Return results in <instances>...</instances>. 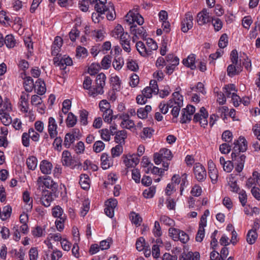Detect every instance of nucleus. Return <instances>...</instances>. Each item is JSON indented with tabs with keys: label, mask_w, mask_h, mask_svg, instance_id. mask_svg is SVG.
I'll list each match as a JSON object with an SVG mask.
<instances>
[{
	"label": "nucleus",
	"mask_w": 260,
	"mask_h": 260,
	"mask_svg": "<svg viewBox=\"0 0 260 260\" xmlns=\"http://www.w3.org/2000/svg\"><path fill=\"white\" fill-rule=\"evenodd\" d=\"M125 17V20L126 22L129 24H132L130 27V30L132 35L136 36V37H140L143 39L147 36L146 31L143 27H138L136 25L134 24L135 22L139 25H141L144 23V18L140 14L138 13H135L130 11Z\"/></svg>",
	"instance_id": "f257e3e1"
},
{
	"label": "nucleus",
	"mask_w": 260,
	"mask_h": 260,
	"mask_svg": "<svg viewBox=\"0 0 260 260\" xmlns=\"http://www.w3.org/2000/svg\"><path fill=\"white\" fill-rule=\"evenodd\" d=\"M106 76L103 73L99 74L95 79V86L92 92L90 91V96L95 97L99 94H103L104 92V88L106 85Z\"/></svg>",
	"instance_id": "f03ea898"
},
{
	"label": "nucleus",
	"mask_w": 260,
	"mask_h": 260,
	"mask_svg": "<svg viewBox=\"0 0 260 260\" xmlns=\"http://www.w3.org/2000/svg\"><path fill=\"white\" fill-rule=\"evenodd\" d=\"M234 147H233V152L232 153L231 156L233 160L235 158L236 159L237 152H244L247 149V143L246 139L243 137H240L238 140L235 141L234 143Z\"/></svg>",
	"instance_id": "7ed1b4c3"
},
{
	"label": "nucleus",
	"mask_w": 260,
	"mask_h": 260,
	"mask_svg": "<svg viewBox=\"0 0 260 260\" xmlns=\"http://www.w3.org/2000/svg\"><path fill=\"white\" fill-rule=\"evenodd\" d=\"M154 161L156 165H159L165 159L171 160L173 157V155L170 150L167 148L161 149L159 152L154 154Z\"/></svg>",
	"instance_id": "20e7f679"
},
{
	"label": "nucleus",
	"mask_w": 260,
	"mask_h": 260,
	"mask_svg": "<svg viewBox=\"0 0 260 260\" xmlns=\"http://www.w3.org/2000/svg\"><path fill=\"white\" fill-rule=\"evenodd\" d=\"M208 113L207 111L204 107H202L201 108L199 112L194 114L193 120L194 122H199L201 126L205 127L208 124Z\"/></svg>",
	"instance_id": "39448f33"
},
{
	"label": "nucleus",
	"mask_w": 260,
	"mask_h": 260,
	"mask_svg": "<svg viewBox=\"0 0 260 260\" xmlns=\"http://www.w3.org/2000/svg\"><path fill=\"white\" fill-rule=\"evenodd\" d=\"M195 107L191 105H188L185 108L182 110L180 122L182 123H186L191 119V116L195 112Z\"/></svg>",
	"instance_id": "423d86ee"
},
{
	"label": "nucleus",
	"mask_w": 260,
	"mask_h": 260,
	"mask_svg": "<svg viewBox=\"0 0 260 260\" xmlns=\"http://www.w3.org/2000/svg\"><path fill=\"white\" fill-rule=\"evenodd\" d=\"M193 26V15L191 13L185 14L184 18L181 22V30L187 32Z\"/></svg>",
	"instance_id": "0eeeda50"
},
{
	"label": "nucleus",
	"mask_w": 260,
	"mask_h": 260,
	"mask_svg": "<svg viewBox=\"0 0 260 260\" xmlns=\"http://www.w3.org/2000/svg\"><path fill=\"white\" fill-rule=\"evenodd\" d=\"M106 207L105 209V214L112 218L114 215V209L117 205V201L115 199H110L106 203Z\"/></svg>",
	"instance_id": "6e6552de"
},
{
	"label": "nucleus",
	"mask_w": 260,
	"mask_h": 260,
	"mask_svg": "<svg viewBox=\"0 0 260 260\" xmlns=\"http://www.w3.org/2000/svg\"><path fill=\"white\" fill-rule=\"evenodd\" d=\"M212 19V17L209 15V12L206 9H204L197 15V22L200 25L210 22Z\"/></svg>",
	"instance_id": "1a4fd4ad"
},
{
	"label": "nucleus",
	"mask_w": 260,
	"mask_h": 260,
	"mask_svg": "<svg viewBox=\"0 0 260 260\" xmlns=\"http://www.w3.org/2000/svg\"><path fill=\"white\" fill-rule=\"evenodd\" d=\"M57 125L55 119L52 117L48 119V132L51 139L55 138L58 135Z\"/></svg>",
	"instance_id": "9d476101"
},
{
	"label": "nucleus",
	"mask_w": 260,
	"mask_h": 260,
	"mask_svg": "<svg viewBox=\"0 0 260 260\" xmlns=\"http://www.w3.org/2000/svg\"><path fill=\"white\" fill-rule=\"evenodd\" d=\"M194 174L199 181L204 180L206 177V171L205 168L201 164H197L194 166Z\"/></svg>",
	"instance_id": "9b49d317"
},
{
	"label": "nucleus",
	"mask_w": 260,
	"mask_h": 260,
	"mask_svg": "<svg viewBox=\"0 0 260 260\" xmlns=\"http://www.w3.org/2000/svg\"><path fill=\"white\" fill-rule=\"evenodd\" d=\"M119 38L120 39V43L123 50L127 52H129L131 50L129 36L127 32H123V34H121V36L119 37Z\"/></svg>",
	"instance_id": "f8f14e48"
},
{
	"label": "nucleus",
	"mask_w": 260,
	"mask_h": 260,
	"mask_svg": "<svg viewBox=\"0 0 260 260\" xmlns=\"http://www.w3.org/2000/svg\"><path fill=\"white\" fill-rule=\"evenodd\" d=\"M56 198L57 197H54V196H53V194L50 193V191H43L42 197L41 199L42 204L45 207H48L50 205L52 201Z\"/></svg>",
	"instance_id": "ddd939ff"
},
{
	"label": "nucleus",
	"mask_w": 260,
	"mask_h": 260,
	"mask_svg": "<svg viewBox=\"0 0 260 260\" xmlns=\"http://www.w3.org/2000/svg\"><path fill=\"white\" fill-rule=\"evenodd\" d=\"M123 161L126 167H134L139 162V158L137 154H133L126 156Z\"/></svg>",
	"instance_id": "4468645a"
},
{
	"label": "nucleus",
	"mask_w": 260,
	"mask_h": 260,
	"mask_svg": "<svg viewBox=\"0 0 260 260\" xmlns=\"http://www.w3.org/2000/svg\"><path fill=\"white\" fill-rule=\"evenodd\" d=\"M29 94L28 93H22L20 96L19 107L20 111L23 113H27L28 111V100Z\"/></svg>",
	"instance_id": "2eb2a0df"
},
{
	"label": "nucleus",
	"mask_w": 260,
	"mask_h": 260,
	"mask_svg": "<svg viewBox=\"0 0 260 260\" xmlns=\"http://www.w3.org/2000/svg\"><path fill=\"white\" fill-rule=\"evenodd\" d=\"M242 71V67L241 64H230L227 68V74L230 77L239 74Z\"/></svg>",
	"instance_id": "dca6fc26"
},
{
	"label": "nucleus",
	"mask_w": 260,
	"mask_h": 260,
	"mask_svg": "<svg viewBox=\"0 0 260 260\" xmlns=\"http://www.w3.org/2000/svg\"><path fill=\"white\" fill-rule=\"evenodd\" d=\"M74 160L72 159L71 153L68 150H64L62 153L61 161L64 166H72L74 165Z\"/></svg>",
	"instance_id": "f3484780"
},
{
	"label": "nucleus",
	"mask_w": 260,
	"mask_h": 260,
	"mask_svg": "<svg viewBox=\"0 0 260 260\" xmlns=\"http://www.w3.org/2000/svg\"><path fill=\"white\" fill-rule=\"evenodd\" d=\"M115 142L118 144L124 145L127 138V132L125 130L119 131L115 134Z\"/></svg>",
	"instance_id": "a211bd4d"
},
{
	"label": "nucleus",
	"mask_w": 260,
	"mask_h": 260,
	"mask_svg": "<svg viewBox=\"0 0 260 260\" xmlns=\"http://www.w3.org/2000/svg\"><path fill=\"white\" fill-rule=\"evenodd\" d=\"M200 253L198 252L189 251L187 253H183L179 260H200Z\"/></svg>",
	"instance_id": "6ab92c4d"
},
{
	"label": "nucleus",
	"mask_w": 260,
	"mask_h": 260,
	"mask_svg": "<svg viewBox=\"0 0 260 260\" xmlns=\"http://www.w3.org/2000/svg\"><path fill=\"white\" fill-rule=\"evenodd\" d=\"M79 24L76 23L75 26L72 29L69 33V37L70 40L72 42L75 41L77 38H79L80 34V28H81V22L80 21Z\"/></svg>",
	"instance_id": "aec40b11"
},
{
	"label": "nucleus",
	"mask_w": 260,
	"mask_h": 260,
	"mask_svg": "<svg viewBox=\"0 0 260 260\" xmlns=\"http://www.w3.org/2000/svg\"><path fill=\"white\" fill-rule=\"evenodd\" d=\"M34 88L39 95L44 94L46 91L45 83L41 79H39L36 81Z\"/></svg>",
	"instance_id": "412c9836"
},
{
	"label": "nucleus",
	"mask_w": 260,
	"mask_h": 260,
	"mask_svg": "<svg viewBox=\"0 0 260 260\" xmlns=\"http://www.w3.org/2000/svg\"><path fill=\"white\" fill-rule=\"evenodd\" d=\"M196 56L193 54L189 55L186 58L184 59L182 61L183 64L190 68L191 70L196 69L195 65Z\"/></svg>",
	"instance_id": "4be33fe9"
},
{
	"label": "nucleus",
	"mask_w": 260,
	"mask_h": 260,
	"mask_svg": "<svg viewBox=\"0 0 260 260\" xmlns=\"http://www.w3.org/2000/svg\"><path fill=\"white\" fill-rule=\"evenodd\" d=\"M40 170L44 174H50L52 169V165L49 161L44 160L40 164Z\"/></svg>",
	"instance_id": "5701e85b"
},
{
	"label": "nucleus",
	"mask_w": 260,
	"mask_h": 260,
	"mask_svg": "<svg viewBox=\"0 0 260 260\" xmlns=\"http://www.w3.org/2000/svg\"><path fill=\"white\" fill-rule=\"evenodd\" d=\"M136 46L138 51L142 56H146L151 54V50H147L142 42H138L136 43Z\"/></svg>",
	"instance_id": "b1692460"
},
{
	"label": "nucleus",
	"mask_w": 260,
	"mask_h": 260,
	"mask_svg": "<svg viewBox=\"0 0 260 260\" xmlns=\"http://www.w3.org/2000/svg\"><path fill=\"white\" fill-rule=\"evenodd\" d=\"M0 119L6 126L9 125L12 123V118L9 113L4 111V109H0Z\"/></svg>",
	"instance_id": "393cba45"
},
{
	"label": "nucleus",
	"mask_w": 260,
	"mask_h": 260,
	"mask_svg": "<svg viewBox=\"0 0 260 260\" xmlns=\"http://www.w3.org/2000/svg\"><path fill=\"white\" fill-rule=\"evenodd\" d=\"M101 160V166L104 170L108 169L112 165L111 160L109 159V157L107 153H104L102 154Z\"/></svg>",
	"instance_id": "a878e982"
},
{
	"label": "nucleus",
	"mask_w": 260,
	"mask_h": 260,
	"mask_svg": "<svg viewBox=\"0 0 260 260\" xmlns=\"http://www.w3.org/2000/svg\"><path fill=\"white\" fill-rule=\"evenodd\" d=\"M99 3H96L95 5L94 8L96 12L103 15L107 11L108 5H105L106 3V0H99Z\"/></svg>",
	"instance_id": "bb28decb"
},
{
	"label": "nucleus",
	"mask_w": 260,
	"mask_h": 260,
	"mask_svg": "<svg viewBox=\"0 0 260 260\" xmlns=\"http://www.w3.org/2000/svg\"><path fill=\"white\" fill-rule=\"evenodd\" d=\"M107 18L109 20H113L116 17V13L115 12L114 6L112 3H109L108 4V7L107 11Z\"/></svg>",
	"instance_id": "cd10ccee"
},
{
	"label": "nucleus",
	"mask_w": 260,
	"mask_h": 260,
	"mask_svg": "<svg viewBox=\"0 0 260 260\" xmlns=\"http://www.w3.org/2000/svg\"><path fill=\"white\" fill-rule=\"evenodd\" d=\"M92 80L90 77L87 76L85 77L83 83V88L87 90V93L90 96V92H92L94 87L92 86Z\"/></svg>",
	"instance_id": "c85d7f7f"
},
{
	"label": "nucleus",
	"mask_w": 260,
	"mask_h": 260,
	"mask_svg": "<svg viewBox=\"0 0 260 260\" xmlns=\"http://www.w3.org/2000/svg\"><path fill=\"white\" fill-rule=\"evenodd\" d=\"M129 218L132 222L137 226H140L142 222V218L138 213L134 212H132L130 213Z\"/></svg>",
	"instance_id": "c756f323"
},
{
	"label": "nucleus",
	"mask_w": 260,
	"mask_h": 260,
	"mask_svg": "<svg viewBox=\"0 0 260 260\" xmlns=\"http://www.w3.org/2000/svg\"><path fill=\"white\" fill-rule=\"evenodd\" d=\"M11 213V207L9 205L6 206L3 208V211H1L0 218L3 220H6L10 217Z\"/></svg>",
	"instance_id": "7c9ffc66"
},
{
	"label": "nucleus",
	"mask_w": 260,
	"mask_h": 260,
	"mask_svg": "<svg viewBox=\"0 0 260 260\" xmlns=\"http://www.w3.org/2000/svg\"><path fill=\"white\" fill-rule=\"evenodd\" d=\"M34 80L30 77H27L24 80V87L27 92H31L35 87Z\"/></svg>",
	"instance_id": "2f4dec72"
},
{
	"label": "nucleus",
	"mask_w": 260,
	"mask_h": 260,
	"mask_svg": "<svg viewBox=\"0 0 260 260\" xmlns=\"http://www.w3.org/2000/svg\"><path fill=\"white\" fill-rule=\"evenodd\" d=\"M257 238L256 232L254 230H249L247 234L246 240L248 244H253Z\"/></svg>",
	"instance_id": "473e14b6"
},
{
	"label": "nucleus",
	"mask_w": 260,
	"mask_h": 260,
	"mask_svg": "<svg viewBox=\"0 0 260 260\" xmlns=\"http://www.w3.org/2000/svg\"><path fill=\"white\" fill-rule=\"evenodd\" d=\"M52 215L57 219L62 217V216H66L63 213V209L59 206H56L52 209Z\"/></svg>",
	"instance_id": "72a5a7b5"
},
{
	"label": "nucleus",
	"mask_w": 260,
	"mask_h": 260,
	"mask_svg": "<svg viewBox=\"0 0 260 260\" xmlns=\"http://www.w3.org/2000/svg\"><path fill=\"white\" fill-rule=\"evenodd\" d=\"M100 69L101 66L99 63H93L88 67L86 72L91 76L94 75L98 73Z\"/></svg>",
	"instance_id": "f704fd0d"
},
{
	"label": "nucleus",
	"mask_w": 260,
	"mask_h": 260,
	"mask_svg": "<svg viewBox=\"0 0 260 260\" xmlns=\"http://www.w3.org/2000/svg\"><path fill=\"white\" fill-rule=\"evenodd\" d=\"M77 122L76 117L71 112L68 113L66 119L67 125L69 127H73Z\"/></svg>",
	"instance_id": "c9c22d12"
},
{
	"label": "nucleus",
	"mask_w": 260,
	"mask_h": 260,
	"mask_svg": "<svg viewBox=\"0 0 260 260\" xmlns=\"http://www.w3.org/2000/svg\"><path fill=\"white\" fill-rule=\"evenodd\" d=\"M26 165L28 168L31 170H34L37 166V159L35 156H30L26 160Z\"/></svg>",
	"instance_id": "e433bc0d"
},
{
	"label": "nucleus",
	"mask_w": 260,
	"mask_h": 260,
	"mask_svg": "<svg viewBox=\"0 0 260 260\" xmlns=\"http://www.w3.org/2000/svg\"><path fill=\"white\" fill-rule=\"evenodd\" d=\"M175 106L173 107L171 111L172 115L175 118H177L180 112V108L183 106L181 100H179V102H175Z\"/></svg>",
	"instance_id": "4c0bfd02"
},
{
	"label": "nucleus",
	"mask_w": 260,
	"mask_h": 260,
	"mask_svg": "<svg viewBox=\"0 0 260 260\" xmlns=\"http://www.w3.org/2000/svg\"><path fill=\"white\" fill-rule=\"evenodd\" d=\"M5 44L9 48H13L16 44V41L12 35H7L5 39Z\"/></svg>",
	"instance_id": "58836bf2"
},
{
	"label": "nucleus",
	"mask_w": 260,
	"mask_h": 260,
	"mask_svg": "<svg viewBox=\"0 0 260 260\" xmlns=\"http://www.w3.org/2000/svg\"><path fill=\"white\" fill-rule=\"evenodd\" d=\"M31 233L35 237L38 238L44 236L45 235V229L37 226L31 231Z\"/></svg>",
	"instance_id": "ea45409f"
},
{
	"label": "nucleus",
	"mask_w": 260,
	"mask_h": 260,
	"mask_svg": "<svg viewBox=\"0 0 260 260\" xmlns=\"http://www.w3.org/2000/svg\"><path fill=\"white\" fill-rule=\"evenodd\" d=\"M123 145L118 144L111 149V155L113 157H118L123 152Z\"/></svg>",
	"instance_id": "a19ab883"
},
{
	"label": "nucleus",
	"mask_w": 260,
	"mask_h": 260,
	"mask_svg": "<svg viewBox=\"0 0 260 260\" xmlns=\"http://www.w3.org/2000/svg\"><path fill=\"white\" fill-rule=\"evenodd\" d=\"M205 225L199 224L198 231L196 237V240L197 242H201L203 241L205 236Z\"/></svg>",
	"instance_id": "79ce46f5"
},
{
	"label": "nucleus",
	"mask_w": 260,
	"mask_h": 260,
	"mask_svg": "<svg viewBox=\"0 0 260 260\" xmlns=\"http://www.w3.org/2000/svg\"><path fill=\"white\" fill-rule=\"evenodd\" d=\"M67 219L66 216H62V217H60V218L57 219L55 221V225L57 228V230L61 232L64 229V222Z\"/></svg>",
	"instance_id": "37998d69"
},
{
	"label": "nucleus",
	"mask_w": 260,
	"mask_h": 260,
	"mask_svg": "<svg viewBox=\"0 0 260 260\" xmlns=\"http://www.w3.org/2000/svg\"><path fill=\"white\" fill-rule=\"evenodd\" d=\"M101 66L104 69H108L111 67V57L109 55L105 56L101 61Z\"/></svg>",
	"instance_id": "c03bdc74"
},
{
	"label": "nucleus",
	"mask_w": 260,
	"mask_h": 260,
	"mask_svg": "<svg viewBox=\"0 0 260 260\" xmlns=\"http://www.w3.org/2000/svg\"><path fill=\"white\" fill-rule=\"evenodd\" d=\"M123 64V59L120 57L117 58L115 57L112 63L113 68L117 70H120Z\"/></svg>",
	"instance_id": "a18cd8bd"
},
{
	"label": "nucleus",
	"mask_w": 260,
	"mask_h": 260,
	"mask_svg": "<svg viewBox=\"0 0 260 260\" xmlns=\"http://www.w3.org/2000/svg\"><path fill=\"white\" fill-rule=\"evenodd\" d=\"M112 109L102 112V116L105 122L110 123L113 118Z\"/></svg>",
	"instance_id": "49530a36"
},
{
	"label": "nucleus",
	"mask_w": 260,
	"mask_h": 260,
	"mask_svg": "<svg viewBox=\"0 0 260 260\" xmlns=\"http://www.w3.org/2000/svg\"><path fill=\"white\" fill-rule=\"evenodd\" d=\"M156 191V187L154 186H150L148 189H145L143 194L145 198H152Z\"/></svg>",
	"instance_id": "de8ad7c7"
},
{
	"label": "nucleus",
	"mask_w": 260,
	"mask_h": 260,
	"mask_svg": "<svg viewBox=\"0 0 260 260\" xmlns=\"http://www.w3.org/2000/svg\"><path fill=\"white\" fill-rule=\"evenodd\" d=\"M101 134V138L105 141H109L111 139V135H112L110 131L108 128H103L99 131Z\"/></svg>",
	"instance_id": "09e8293b"
},
{
	"label": "nucleus",
	"mask_w": 260,
	"mask_h": 260,
	"mask_svg": "<svg viewBox=\"0 0 260 260\" xmlns=\"http://www.w3.org/2000/svg\"><path fill=\"white\" fill-rule=\"evenodd\" d=\"M154 131L149 127H145L143 128V133L141 135V137L143 140H146L147 138H150L153 134Z\"/></svg>",
	"instance_id": "8fccbe9b"
},
{
	"label": "nucleus",
	"mask_w": 260,
	"mask_h": 260,
	"mask_svg": "<svg viewBox=\"0 0 260 260\" xmlns=\"http://www.w3.org/2000/svg\"><path fill=\"white\" fill-rule=\"evenodd\" d=\"M76 139L73 137L71 133H67L64 137L63 145L66 148H69Z\"/></svg>",
	"instance_id": "3c124183"
},
{
	"label": "nucleus",
	"mask_w": 260,
	"mask_h": 260,
	"mask_svg": "<svg viewBox=\"0 0 260 260\" xmlns=\"http://www.w3.org/2000/svg\"><path fill=\"white\" fill-rule=\"evenodd\" d=\"M82 189L88 190L90 188V180L89 176L87 174H82Z\"/></svg>",
	"instance_id": "603ef678"
},
{
	"label": "nucleus",
	"mask_w": 260,
	"mask_h": 260,
	"mask_svg": "<svg viewBox=\"0 0 260 260\" xmlns=\"http://www.w3.org/2000/svg\"><path fill=\"white\" fill-rule=\"evenodd\" d=\"M228 43V37L226 34H222L218 42V46L220 48H224L226 47Z\"/></svg>",
	"instance_id": "864d4df0"
},
{
	"label": "nucleus",
	"mask_w": 260,
	"mask_h": 260,
	"mask_svg": "<svg viewBox=\"0 0 260 260\" xmlns=\"http://www.w3.org/2000/svg\"><path fill=\"white\" fill-rule=\"evenodd\" d=\"M230 58L233 64H241V62H239L238 52L236 49L232 51L230 55Z\"/></svg>",
	"instance_id": "5fc2aeb1"
},
{
	"label": "nucleus",
	"mask_w": 260,
	"mask_h": 260,
	"mask_svg": "<svg viewBox=\"0 0 260 260\" xmlns=\"http://www.w3.org/2000/svg\"><path fill=\"white\" fill-rule=\"evenodd\" d=\"M123 28L122 26L121 25H118L112 31V37L115 38H119V37L121 36V34H123Z\"/></svg>",
	"instance_id": "6e6d98bb"
},
{
	"label": "nucleus",
	"mask_w": 260,
	"mask_h": 260,
	"mask_svg": "<svg viewBox=\"0 0 260 260\" xmlns=\"http://www.w3.org/2000/svg\"><path fill=\"white\" fill-rule=\"evenodd\" d=\"M110 104L106 100H103L99 103V107L100 111L102 112L107 110H110Z\"/></svg>",
	"instance_id": "4d7b16f0"
},
{
	"label": "nucleus",
	"mask_w": 260,
	"mask_h": 260,
	"mask_svg": "<svg viewBox=\"0 0 260 260\" xmlns=\"http://www.w3.org/2000/svg\"><path fill=\"white\" fill-rule=\"evenodd\" d=\"M180 231H181L178 229L173 228H170L169 229V235L171 237H172L174 241L178 240V235H179Z\"/></svg>",
	"instance_id": "13d9d810"
},
{
	"label": "nucleus",
	"mask_w": 260,
	"mask_h": 260,
	"mask_svg": "<svg viewBox=\"0 0 260 260\" xmlns=\"http://www.w3.org/2000/svg\"><path fill=\"white\" fill-rule=\"evenodd\" d=\"M146 44L147 45V50H151V52L152 50H156L157 48L156 43L151 38H148L147 40Z\"/></svg>",
	"instance_id": "bf43d9fd"
},
{
	"label": "nucleus",
	"mask_w": 260,
	"mask_h": 260,
	"mask_svg": "<svg viewBox=\"0 0 260 260\" xmlns=\"http://www.w3.org/2000/svg\"><path fill=\"white\" fill-rule=\"evenodd\" d=\"M105 148V144L101 141L95 142L93 145V149L94 151L99 153L102 151Z\"/></svg>",
	"instance_id": "052dcab7"
},
{
	"label": "nucleus",
	"mask_w": 260,
	"mask_h": 260,
	"mask_svg": "<svg viewBox=\"0 0 260 260\" xmlns=\"http://www.w3.org/2000/svg\"><path fill=\"white\" fill-rule=\"evenodd\" d=\"M211 21L216 31L221 29L222 26V22L220 19L218 18H213L212 17Z\"/></svg>",
	"instance_id": "680f3d73"
},
{
	"label": "nucleus",
	"mask_w": 260,
	"mask_h": 260,
	"mask_svg": "<svg viewBox=\"0 0 260 260\" xmlns=\"http://www.w3.org/2000/svg\"><path fill=\"white\" fill-rule=\"evenodd\" d=\"M29 138L34 141L37 142L39 140L40 135L36 132L32 128H30L28 130V133H27Z\"/></svg>",
	"instance_id": "e2e57ef3"
},
{
	"label": "nucleus",
	"mask_w": 260,
	"mask_h": 260,
	"mask_svg": "<svg viewBox=\"0 0 260 260\" xmlns=\"http://www.w3.org/2000/svg\"><path fill=\"white\" fill-rule=\"evenodd\" d=\"M71 106V101L70 100H66L62 103V112L64 114L68 113Z\"/></svg>",
	"instance_id": "0e129e2a"
},
{
	"label": "nucleus",
	"mask_w": 260,
	"mask_h": 260,
	"mask_svg": "<svg viewBox=\"0 0 260 260\" xmlns=\"http://www.w3.org/2000/svg\"><path fill=\"white\" fill-rule=\"evenodd\" d=\"M29 260H37L38 257V251L36 247H32L29 251Z\"/></svg>",
	"instance_id": "69168bd1"
},
{
	"label": "nucleus",
	"mask_w": 260,
	"mask_h": 260,
	"mask_svg": "<svg viewBox=\"0 0 260 260\" xmlns=\"http://www.w3.org/2000/svg\"><path fill=\"white\" fill-rule=\"evenodd\" d=\"M145 239H144V238L143 237L139 238L137 240V242L136 243V246L137 249L139 251L143 250L145 247Z\"/></svg>",
	"instance_id": "338daca9"
},
{
	"label": "nucleus",
	"mask_w": 260,
	"mask_h": 260,
	"mask_svg": "<svg viewBox=\"0 0 260 260\" xmlns=\"http://www.w3.org/2000/svg\"><path fill=\"white\" fill-rule=\"evenodd\" d=\"M62 256L61 251L55 249H53L51 253V260H58Z\"/></svg>",
	"instance_id": "774afa93"
}]
</instances>
